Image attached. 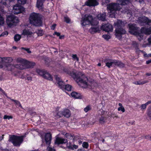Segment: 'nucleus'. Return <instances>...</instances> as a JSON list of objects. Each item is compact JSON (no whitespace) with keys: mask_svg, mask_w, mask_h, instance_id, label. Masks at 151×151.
Returning a JSON list of instances; mask_svg holds the SVG:
<instances>
[{"mask_svg":"<svg viewBox=\"0 0 151 151\" xmlns=\"http://www.w3.org/2000/svg\"><path fill=\"white\" fill-rule=\"evenodd\" d=\"M148 18L145 16L140 17L139 18V22L141 24H147Z\"/></svg>","mask_w":151,"mask_h":151,"instance_id":"24","label":"nucleus"},{"mask_svg":"<svg viewBox=\"0 0 151 151\" xmlns=\"http://www.w3.org/2000/svg\"><path fill=\"white\" fill-rule=\"evenodd\" d=\"M145 139L148 140H151V137L150 135L146 136L145 137Z\"/></svg>","mask_w":151,"mask_h":151,"instance_id":"59","label":"nucleus"},{"mask_svg":"<svg viewBox=\"0 0 151 151\" xmlns=\"http://www.w3.org/2000/svg\"><path fill=\"white\" fill-rule=\"evenodd\" d=\"M45 0H37V6L39 10L42 11L43 9V4Z\"/></svg>","mask_w":151,"mask_h":151,"instance_id":"21","label":"nucleus"},{"mask_svg":"<svg viewBox=\"0 0 151 151\" xmlns=\"http://www.w3.org/2000/svg\"><path fill=\"white\" fill-rule=\"evenodd\" d=\"M81 23L83 26L90 24L93 26L89 29V31L91 34H94L99 30V27L97 26L98 22L95 19H93L91 15H85L84 17L82 18Z\"/></svg>","mask_w":151,"mask_h":151,"instance_id":"2","label":"nucleus"},{"mask_svg":"<svg viewBox=\"0 0 151 151\" xmlns=\"http://www.w3.org/2000/svg\"><path fill=\"white\" fill-rule=\"evenodd\" d=\"M62 134L65 135V137L68 139H74L73 136L70 133H65V132H62Z\"/></svg>","mask_w":151,"mask_h":151,"instance_id":"27","label":"nucleus"},{"mask_svg":"<svg viewBox=\"0 0 151 151\" xmlns=\"http://www.w3.org/2000/svg\"><path fill=\"white\" fill-rule=\"evenodd\" d=\"M99 4V3L96 0H88L85 3V5L90 6H94Z\"/></svg>","mask_w":151,"mask_h":151,"instance_id":"16","label":"nucleus"},{"mask_svg":"<svg viewBox=\"0 0 151 151\" xmlns=\"http://www.w3.org/2000/svg\"><path fill=\"white\" fill-rule=\"evenodd\" d=\"M52 139L51 135L50 133H47L45 135V141L46 144H50Z\"/></svg>","mask_w":151,"mask_h":151,"instance_id":"17","label":"nucleus"},{"mask_svg":"<svg viewBox=\"0 0 151 151\" xmlns=\"http://www.w3.org/2000/svg\"><path fill=\"white\" fill-rule=\"evenodd\" d=\"M24 10V8L22 6L17 4L13 7L12 11L15 14H18L22 13Z\"/></svg>","mask_w":151,"mask_h":151,"instance_id":"9","label":"nucleus"},{"mask_svg":"<svg viewBox=\"0 0 151 151\" xmlns=\"http://www.w3.org/2000/svg\"><path fill=\"white\" fill-rule=\"evenodd\" d=\"M129 10H128L127 9H125L124 10H123L122 12L124 13H127V14L128 13H129Z\"/></svg>","mask_w":151,"mask_h":151,"instance_id":"55","label":"nucleus"},{"mask_svg":"<svg viewBox=\"0 0 151 151\" xmlns=\"http://www.w3.org/2000/svg\"><path fill=\"white\" fill-rule=\"evenodd\" d=\"M111 116L112 117H118L114 113H111Z\"/></svg>","mask_w":151,"mask_h":151,"instance_id":"57","label":"nucleus"},{"mask_svg":"<svg viewBox=\"0 0 151 151\" xmlns=\"http://www.w3.org/2000/svg\"><path fill=\"white\" fill-rule=\"evenodd\" d=\"M71 96L75 99H81L82 98V96L79 93L75 92H73L71 93Z\"/></svg>","mask_w":151,"mask_h":151,"instance_id":"25","label":"nucleus"},{"mask_svg":"<svg viewBox=\"0 0 151 151\" xmlns=\"http://www.w3.org/2000/svg\"><path fill=\"white\" fill-rule=\"evenodd\" d=\"M24 136H13L11 137L10 139L14 146H19L23 140Z\"/></svg>","mask_w":151,"mask_h":151,"instance_id":"5","label":"nucleus"},{"mask_svg":"<svg viewBox=\"0 0 151 151\" xmlns=\"http://www.w3.org/2000/svg\"><path fill=\"white\" fill-rule=\"evenodd\" d=\"M64 20L67 23H69L70 22V18L68 17H64Z\"/></svg>","mask_w":151,"mask_h":151,"instance_id":"43","label":"nucleus"},{"mask_svg":"<svg viewBox=\"0 0 151 151\" xmlns=\"http://www.w3.org/2000/svg\"><path fill=\"white\" fill-rule=\"evenodd\" d=\"M72 89V87L70 85L67 84L64 87V89L68 91H70Z\"/></svg>","mask_w":151,"mask_h":151,"instance_id":"32","label":"nucleus"},{"mask_svg":"<svg viewBox=\"0 0 151 151\" xmlns=\"http://www.w3.org/2000/svg\"><path fill=\"white\" fill-rule=\"evenodd\" d=\"M148 116L151 117V106H150L147 110V112Z\"/></svg>","mask_w":151,"mask_h":151,"instance_id":"41","label":"nucleus"},{"mask_svg":"<svg viewBox=\"0 0 151 151\" xmlns=\"http://www.w3.org/2000/svg\"><path fill=\"white\" fill-rule=\"evenodd\" d=\"M23 49L26 51L28 53H31V51L29 50V49L28 48H22Z\"/></svg>","mask_w":151,"mask_h":151,"instance_id":"56","label":"nucleus"},{"mask_svg":"<svg viewBox=\"0 0 151 151\" xmlns=\"http://www.w3.org/2000/svg\"><path fill=\"white\" fill-rule=\"evenodd\" d=\"M90 109L91 108L90 106H87L84 109V111L85 112H86L90 110Z\"/></svg>","mask_w":151,"mask_h":151,"instance_id":"46","label":"nucleus"},{"mask_svg":"<svg viewBox=\"0 0 151 151\" xmlns=\"http://www.w3.org/2000/svg\"><path fill=\"white\" fill-rule=\"evenodd\" d=\"M147 82V81H139L135 82L134 83L136 85H141L145 84Z\"/></svg>","mask_w":151,"mask_h":151,"instance_id":"34","label":"nucleus"},{"mask_svg":"<svg viewBox=\"0 0 151 151\" xmlns=\"http://www.w3.org/2000/svg\"><path fill=\"white\" fill-rule=\"evenodd\" d=\"M4 119H12V117L11 116L5 115L4 116Z\"/></svg>","mask_w":151,"mask_h":151,"instance_id":"52","label":"nucleus"},{"mask_svg":"<svg viewBox=\"0 0 151 151\" xmlns=\"http://www.w3.org/2000/svg\"><path fill=\"white\" fill-rule=\"evenodd\" d=\"M129 0H117V3H111L107 5V8L109 11V16L112 17H115V14L117 11L119 10L121 8L120 5H124L128 4Z\"/></svg>","mask_w":151,"mask_h":151,"instance_id":"3","label":"nucleus"},{"mask_svg":"<svg viewBox=\"0 0 151 151\" xmlns=\"http://www.w3.org/2000/svg\"><path fill=\"white\" fill-rule=\"evenodd\" d=\"M56 26V24H53L51 27V29H52L54 30L55 29Z\"/></svg>","mask_w":151,"mask_h":151,"instance_id":"62","label":"nucleus"},{"mask_svg":"<svg viewBox=\"0 0 151 151\" xmlns=\"http://www.w3.org/2000/svg\"><path fill=\"white\" fill-rule=\"evenodd\" d=\"M101 29L104 31L106 32L111 31L113 29L112 26L109 23H107L103 25L101 27Z\"/></svg>","mask_w":151,"mask_h":151,"instance_id":"15","label":"nucleus"},{"mask_svg":"<svg viewBox=\"0 0 151 151\" xmlns=\"http://www.w3.org/2000/svg\"><path fill=\"white\" fill-rule=\"evenodd\" d=\"M47 150L48 151H55L54 148H52L50 147H48L47 148Z\"/></svg>","mask_w":151,"mask_h":151,"instance_id":"49","label":"nucleus"},{"mask_svg":"<svg viewBox=\"0 0 151 151\" xmlns=\"http://www.w3.org/2000/svg\"><path fill=\"white\" fill-rule=\"evenodd\" d=\"M32 33V32L31 31H29L28 30L24 29L23 31V34L24 35H30Z\"/></svg>","mask_w":151,"mask_h":151,"instance_id":"33","label":"nucleus"},{"mask_svg":"<svg viewBox=\"0 0 151 151\" xmlns=\"http://www.w3.org/2000/svg\"><path fill=\"white\" fill-rule=\"evenodd\" d=\"M115 60H114L110 63L107 62L106 63V65L108 68H110L111 67L115 66L114 63Z\"/></svg>","mask_w":151,"mask_h":151,"instance_id":"30","label":"nucleus"},{"mask_svg":"<svg viewBox=\"0 0 151 151\" xmlns=\"http://www.w3.org/2000/svg\"><path fill=\"white\" fill-rule=\"evenodd\" d=\"M26 60L22 59L20 58H19L16 59V62L18 63H20V64H17L15 65V67L16 68L21 70V68L22 66H24L25 63H26Z\"/></svg>","mask_w":151,"mask_h":151,"instance_id":"12","label":"nucleus"},{"mask_svg":"<svg viewBox=\"0 0 151 151\" xmlns=\"http://www.w3.org/2000/svg\"><path fill=\"white\" fill-rule=\"evenodd\" d=\"M72 57L73 59L75 60L78 61V59L77 57V55H73L72 56Z\"/></svg>","mask_w":151,"mask_h":151,"instance_id":"51","label":"nucleus"},{"mask_svg":"<svg viewBox=\"0 0 151 151\" xmlns=\"http://www.w3.org/2000/svg\"><path fill=\"white\" fill-rule=\"evenodd\" d=\"M0 11H1V12L3 13H4V9H3V7L2 6H0Z\"/></svg>","mask_w":151,"mask_h":151,"instance_id":"60","label":"nucleus"},{"mask_svg":"<svg viewBox=\"0 0 151 151\" xmlns=\"http://www.w3.org/2000/svg\"><path fill=\"white\" fill-rule=\"evenodd\" d=\"M7 0H1V3L4 5H6L7 4Z\"/></svg>","mask_w":151,"mask_h":151,"instance_id":"48","label":"nucleus"},{"mask_svg":"<svg viewBox=\"0 0 151 151\" xmlns=\"http://www.w3.org/2000/svg\"><path fill=\"white\" fill-rule=\"evenodd\" d=\"M15 103L18 108L20 107L21 108L23 109L20 102L19 101L17 100L16 101H15Z\"/></svg>","mask_w":151,"mask_h":151,"instance_id":"39","label":"nucleus"},{"mask_svg":"<svg viewBox=\"0 0 151 151\" xmlns=\"http://www.w3.org/2000/svg\"><path fill=\"white\" fill-rule=\"evenodd\" d=\"M29 19L30 23L36 26H40L42 24V18L39 14L32 13L30 15Z\"/></svg>","mask_w":151,"mask_h":151,"instance_id":"4","label":"nucleus"},{"mask_svg":"<svg viewBox=\"0 0 151 151\" xmlns=\"http://www.w3.org/2000/svg\"><path fill=\"white\" fill-rule=\"evenodd\" d=\"M21 38V36L20 35L18 34L15 35L14 37V40L16 41H17L19 40Z\"/></svg>","mask_w":151,"mask_h":151,"instance_id":"35","label":"nucleus"},{"mask_svg":"<svg viewBox=\"0 0 151 151\" xmlns=\"http://www.w3.org/2000/svg\"><path fill=\"white\" fill-rule=\"evenodd\" d=\"M35 64L34 63L30 62L26 60V63H25L24 66H22V67L20 68L21 70H23L26 68H32Z\"/></svg>","mask_w":151,"mask_h":151,"instance_id":"14","label":"nucleus"},{"mask_svg":"<svg viewBox=\"0 0 151 151\" xmlns=\"http://www.w3.org/2000/svg\"><path fill=\"white\" fill-rule=\"evenodd\" d=\"M138 39L140 41L142 39L143 36L141 34H139V32H138V34L137 35H136Z\"/></svg>","mask_w":151,"mask_h":151,"instance_id":"42","label":"nucleus"},{"mask_svg":"<svg viewBox=\"0 0 151 151\" xmlns=\"http://www.w3.org/2000/svg\"><path fill=\"white\" fill-rule=\"evenodd\" d=\"M12 59L11 58L0 57V65H3L9 62H12Z\"/></svg>","mask_w":151,"mask_h":151,"instance_id":"18","label":"nucleus"},{"mask_svg":"<svg viewBox=\"0 0 151 151\" xmlns=\"http://www.w3.org/2000/svg\"><path fill=\"white\" fill-rule=\"evenodd\" d=\"M68 142L66 139L61 137H59V135H57L55 137V144L59 145L60 144L66 143Z\"/></svg>","mask_w":151,"mask_h":151,"instance_id":"11","label":"nucleus"},{"mask_svg":"<svg viewBox=\"0 0 151 151\" xmlns=\"http://www.w3.org/2000/svg\"><path fill=\"white\" fill-rule=\"evenodd\" d=\"M148 40L149 44L151 45V37H150L148 39Z\"/></svg>","mask_w":151,"mask_h":151,"instance_id":"63","label":"nucleus"},{"mask_svg":"<svg viewBox=\"0 0 151 151\" xmlns=\"http://www.w3.org/2000/svg\"><path fill=\"white\" fill-rule=\"evenodd\" d=\"M82 146L83 147L87 148L88 146V143L86 142H84L83 143Z\"/></svg>","mask_w":151,"mask_h":151,"instance_id":"44","label":"nucleus"},{"mask_svg":"<svg viewBox=\"0 0 151 151\" xmlns=\"http://www.w3.org/2000/svg\"><path fill=\"white\" fill-rule=\"evenodd\" d=\"M18 22V18L14 15H10L7 17L6 22L10 27L13 25L14 23H17Z\"/></svg>","mask_w":151,"mask_h":151,"instance_id":"6","label":"nucleus"},{"mask_svg":"<svg viewBox=\"0 0 151 151\" xmlns=\"http://www.w3.org/2000/svg\"><path fill=\"white\" fill-rule=\"evenodd\" d=\"M100 122L101 123H102L104 122V117H101L99 119Z\"/></svg>","mask_w":151,"mask_h":151,"instance_id":"53","label":"nucleus"},{"mask_svg":"<svg viewBox=\"0 0 151 151\" xmlns=\"http://www.w3.org/2000/svg\"><path fill=\"white\" fill-rule=\"evenodd\" d=\"M63 71L66 73L71 76L78 83L79 85L82 88H92L97 84L92 79H88L85 75L80 73H78L73 70L71 72L70 69L64 68Z\"/></svg>","mask_w":151,"mask_h":151,"instance_id":"1","label":"nucleus"},{"mask_svg":"<svg viewBox=\"0 0 151 151\" xmlns=\"http://www.w3.org/2000/svg\"><path fill=\"white\" fill-rule=\"evenodd\" d=\"M60 33L59 32H55L54 33V34H53V35H56L57 36H60Z\"/></svg>","mask_w":151,"mask_h":151,"instance_id":"61","label":"nucleus"},{"mask_svg":"<svg viewBox=\"0 0 151 151\" xmlns=\"http://www.w3.org/2000/svg\"><path fill=\"white\" fill-rule=\"evenodd\" d=\"M147 105L145 104H143L141 106V109H145L146 108Z\"/></svg>","mask_w":151,"mask_h":151,"instance_id":"50","label":"nucleus"},{"mask_svg":"<svg viewBox=\"0 0 151 151\" xmlns=\"http://www.w3.org/2000/svg\"><path fill=\"white\" fill-rule=\"evenodd\" d=\"M119 111H121L122 112H124L125 111V109L123 107H119L118 109Z\"/></svg>","mask_w":151,"mask_h":151,"instance_id":"47","label":"nucleus"},{"mask_svg":"<svg viewBox=\"0 0 151 151\" xmlns=\"http://www.w3.org/2000/svg\"><path fill=\"white\" fill-rule=\"evenodd\" d=\"M106 14L105 12H104L102 14H99L97 15V17L99 19L103 21L106 20Z\"/></svg>","mask_w":151,"mask_h":151,"instance_id":"23","label":"nucleus"},{"mask_svg":"<svg viewBox=\"0 0 151 151\" xmlns=\"http://www.w3.org/2000/svg\"><path fill=\"white\" fill-rule=\"evenodd\" d=\"M129 32L134 35H137L138 32V28L135 24H128Z\"/></svg>","mask_w":151,"mask_h":151,"instance_id":"8","label":"nucleus"},{"mask_svg":"<svg viewBox=\"0 0 151 151\" xmlns=\"http://www.w3.org/2000/svg\"><path fill=\"white\" fill-rule=\"evenodd\" d=\"M115 32L116 37L119 39L121 37V35L125 34L126 32V31L122 27L116 28Z\"/></svg>","mask_w":151,"mask_h":151,"instance_id":"10","label":"nucleus"},{"mask_svg":"<svg viewBox=\"0 0 151 151\" xmlns=\"http://www.w3.org/2000/svg\"><path fill=\"white\" fill-rule=\"evenodd\" d=\"M18 3L21 4H25L27 1V0H17Z\"/></svg>","mask_w":151,"mask_h":151,"instance_id":"38","label":"nucleus"},{"mask_svg":"<svg viewBox=\"0 0 151 151\" xmlns=\"http://www.w3.org/2000/svg\"><path fill=\"white\" fill-rule=\"evenodd\" d=\"M114 63L115 66H116L120 68H122L124 66V64L119 61L115 60Z\"/></svg>","mask_w":151,"mask_h":151,"instance_id":"29","label":"nucleus"},{"mask_svg":"<svg viewBox=\"0 0 151 151\" xmlns=\"http://www.w3.org/2000/svg\"><path fill=\"white\" fill-rule=\"evenodd\" d=\"M66 147L67 148L71 150H74L78 148V145L72 144L70 142L66 143Z\"/></svg>","mask_w":151,"mask_h":151,"instance_id":"20","label":"nucleus"},{"mask_svg":"<svg viewBox=\"0 0 151 151\" xmlns=\"http://www.w3.org/2000/svg\"><path fill=\"white\" fill-rule=\"evenodd\" d=\"M132 46L135 47H137L140 46L139 44L135 41L132 42Z\"/></svg>","mask_w":151,"mask_h":151,"instance_id":"36","label":"nucleus"},{"mask_svg":"<svg viewBox=\"0 0 151 151\" xmlns=\"http://www.w3.org/2000/svg\"><path fill=\"white\" fill-rule=\"evenodd\" d=\"M4 23V19L2 16L0 14V25L3 24Z\"/></svg>","mask_w":151,"mask_h":151,"instance_id":"37","label":"nucleus"},{"mask_svg":"<svg viewBox=\"0 0 151 151\" xmlns=\"http://www.w3.org/2000/svg\"><path fill=\"white\" fill-rule=\"evenodd\" d=\"M8 34V33L7 31H5L2 33L1 35V36H4L5 35H7Z\"/></svg>","mask_w":151,"mask_h":151,"instance_id":"54","label":"nucleus"},{"mask_svg":"<svg viewBox=\"0 0 151 151\" xmlns=\"http://www.w3.org/2000/svg\"><path fill=\"white\" fill-rule=\"evenodd\" d=\"M147 24L149 25H151V20L149 19H148Z\"/></svg>","mask_w":151,"mask_h":151,"instance_id":"58","label":"nucleus"},{"mask_svg":"<svg viewBox=\"0 0 151 151\" xmlns=\"http://www.w3.org/2000/svg\"><path fill=\"white\" fill-rule=\"evenodd\" d=\"M12 62H9L7 63H6L3 64V65H0V68H2L3 69L11 71H13L16 67L15 65H14L10 63Z\"/></svg>","mask_w":151,"mask_h":151,"instance_id":"7","label":"nucleus"},{"mask_svg":"<svg viewBox=\"0 0 151 151\" xmlns=\"http://www.w3.org/2000/svg\"><path fill=\"white\" fill-rule=\"evenodd\" d=\"M125 24V23L122 21L118 20L116 22L114 23V25L116 28L122 27H124Z\"/></svg>","mask_w":151,"mask_h":151,"instance_id":"22","label":"nucleus"},{"mask_svg":"<svg viewBox=\"0 0 151 151\" xmlns=\"http://www.w3.org/2000/svg\"><path fill=\"white\" fill-rule=\"evenodd\" d=\"M102 37L103 38L106 40H108L110 39L111 37V36L109 35H104L102 36Z\"/></svg>","mask_w":151,"mask_h":151,"instance_id":"40","label":"nucleus"},{"mask_svg":"<svg viewBox=\"0 0 151 151\" xmlns=\"http://www.w3.org/2000/svg\"><path fill=\"white\" fill-rule=\"evenodd\" d=\"M62 115L66 117H69L70 115V113L69 109H66L62 112Z\"/></svg>","mask_w":151,"mask_h":151,"instance_id":"26","label":"nucleus"},{"mask_svg":"<svg viewBox=\"0 0 151 151\" xmlns=\"http://www.w3.org/2000/svg\"><path fill=\"white\" fill-rule=\"evenodd\" d=\"M55 77L59 87L63 90H64L65 86L63 81L58 76L56 75L55 76Z\"/></svg>","mask_w":151,"mask_h":151,"instance_id":"13","label":"nucleus"},{"mask_svg":"<svg viewBox=\"0 0 151 151\" xmlns=\"http://www.w3.org/2000/svg\"><path fill=\"white\" fill-rule=\"evenodd\" d=\"M27 79L28 81H31L32 80V77L31 76H29L27 77Z\"/></svg>","mask_w":151,"mask_h":151,"instance_id":"64","label":"nucleus"},{"mask_svg":"<svg viewBox=\"0 0 151 151\" xmlns=\"http://www.w3.org/2000/svg\"><path fill=\"white\" fill-rule=\"evenodd\" d=\"M37 32V34L39 36H42L43 34V31L41 30H38Z\"/></svg>","mask_w":151,"mask_h":151,"instance_id":"45","label":"nucleus"},{"mask_svg":"<svg viewBox=\"0 0 151 151\" xmlns=\"http://www.w3.org/2000/svg\"><path fill=\"white\" fill-rule=\"evenodd\" d=\"M43 77L50 81H52V77L51 75L47 71L44 74Z\"/></svg>","mask_w":151,"mask_h":151,"instance_id":"28","label":"nucleus"},{"mask_svg":"<svg viewBox=\"0 0 151 151\" xmlns=\"http://www.w3.org/2000/svg\"><path fill=\"white\" fill-rule=\"evenodd\" d=\"M141 32L146 35H149L151 34V27H142L141 29Z\"/></svg>","mask_w":151,"mask_h":151,"instance_id":"19","label":"nucleus"},{"mask_svg":"<svg viewBox=\"0 0 151 151\" xmlns=\"http://www.w3.org/2000/svg\"><path fill=\"white\" fill-rule=\"evenodd\" d=\"M46 71L38 69L37 70V72L40 75L43 77L44 74L46 72Z\"/></svg>","mask_w":151,"mask_h":151,"instance_id":"31","label":"nucleus"}]
</instances>
